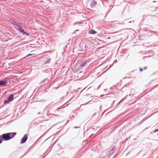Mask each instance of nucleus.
Here are the masks:
<instances>
[{"label":"nucleus","mask_w":158,"mask_h":158,"mask_svg":"<svg viewBox=\"0 0 158 158\" xmlns=\"http://www.w3.org/2000/svg\"><path fill=\"white\" fill-rule=\"evenodd\" d=\"M16 134L17 133L15 132L7 133L2 134L1 135V137L2 140H3L4 141H8L14 137Z\"/></svg>","instance_id":"1"},{"label":"nucleus","mask_w":158,"mask_h":158,"mask_svg":"<svg viewBox=\"0 0 158 158\" xmlns=\"http://www.w3.org/2000/svg\"><path fill=\"white\" fill-rule=\"evenodd\" d=\"M13 95L10 94L7 100H5L4 102V104H6L9 102H11L13 100Z\"/></svg>","instance_id":"2"},{"label":"nucleus","mask_w":158,"mask_h":158,"mask_svg":"<svg viewBox=\"0 0 158 158\" xmlns=\"http://www.w3.org/2000/svg\"><path fill=\"white\" fill-rule=\"evenodd\" d=\"M28 137L27 134H25L24 136L21 139L20 143L23 144L25 143Z\"/></svg>","instance_id":"3"},{"label":"nucleus","mask_w":158,"mask_h":158,"mask_svg":"<svg viewBox=\"0 0 158 158\" xmlns=\"http://www.w3.org/2000/svg\"><path fill=\"white\" fill-rule=\"evenodd\" d=\"M7 84V82L4 80L0 81V86L3 87L6 86Z\"/></svg>","instance_id":"4"},{"label":"nucleus","mask_w":158,"mask_h":158,"mask_svg":"<svg viewBox=\"0 0 158 158\" xmlns=\"http://www.w3.org/2000/svg\"><path fill=\"white\" fill-rule=\"evenodd\" d=\"M15 25L18 27L19 31L21 32H23L22 31H24L22 27L21 24L20 23H19L18 24H15Z\"/></svg>","instance_id":"5"},{"label":"nucleus","mask_w":158,"mask_h":158,"mask_svg":"<svg viewBox=\"0 0 158 158\" xmlns=\"http://www.w3.org/2000/svg\"><path fill=\"white\" fill-rule=\"evenodd\" d=\"M116 149L115 147H114L112 148L109 151V152L110 156L112 155L113 153L116 151Z\"/></svg>","instance_id":"6"},{"label":"nucleus","mask_w":158,"mask_h":158,"mask_svg":"<svg viewBox=\"0 0 158 158\" xmlns=\"http://www.w3.org/2000/svg\"><path fill=\"white\" fill-rule=\"evenodd\" d=\"M86 62L85 61L84 62H81L80 65L79 67L80 68H81L85 66L86 64Z\"/></svg>","instance_id":"7"},{"label":"nucleus","mask_w":158,"mask_h":158,"mask_svg":"<svg viewBox=\"0 0 158 158\" xmlns=\"http://www.w3.org/2000/svg\"><path fill=\"white\" fill-rule=\"evenodd\" d=\"M96 33L97 32L94 30H90L89 31V33L90 34H94Z\"/></svg>","instance_id":"8"},{"label":"nucleus","mask_w":158,"mask_h":158,"mask_svg":"<svg viewBox=\"0 0 158 158\" xmlns=\"http://www.w3.org/2000/svg\"><path fill=\"white\" fill-rule=\"evenodd\" d=\"M51 60V58H49L48 59L46 60L44 62V64H49L50 62V60Z\"/></svg>","instance_id":"9"},{"label":"nucleus","mask_w":158,"mask_h":158,"mask_svg":"<svg viewBox=\"0 0 158 158\" xmlns=\"http://www.w3.org/2000/svg\"><path fill=\"white\" fill-rule=\"evenodd\" d=\"M97 4L96 2H95L94 1L92 2L91 4V6L93 7H94L95 5Z\"/></svg>","instance_id":"10"},{"label":"nucleus","mask_w":158,"mask_h":158,"mask_svg":"<svg viewBox=\"0 0 158 158\" xmlns=\"http://www.w3.org/2000/svg\"><path fill=\"white\" fill-rule=\"evenodd\" d=\"M34 55V54H28V55H27V56H26L24 57L23 58V59H25V58H26L27 57H30V56H32V55Z\"/></svg>","instance_id":"11"},{"label":"nucleus","mask_w":158,"mask_h":158,"mask_svg":"<svg viewBox=\"0 0 158 158\" xmlns=\"http://www.w3.org/2000/svg\"><path fill=\"white\" fill-rule=\"evenodd\" d=\"M23 31V32L22 33H23V34H25L26 35H29V34L28 33L25 32L24 31Z\"/></svg>","instance_id":"12"},{"label":"nucleus","mask_w":158,"mask_h":158,"mask_svg":"<svg viewBox=\"0 0 158 158\" xmlns=\"http://www.w3.org/2000/svg\"><path fill=\"white\" fill-rule=\"evenodd\" d=\"M2 141L3 140L1 137V135H0V144H1Z\"/></svg>","instance_id":"13"},{"label":"nucleus","mask_w":158,"mask_h":158,"mask_svg":"<svg viewBox=\"0 0 158 158\" xmlns=\"http://www.w3.org/2000/svg\"><path fill=\"white\" fill-rule=\"evenodd\" d=\"M48 80L47 78H46V79H44V80L42 81H41V82H44V81H48Z\"/></svg>","instance_id":"14"},{"label":"nucleus","mask_w":158,"mask_h":158,"mask_svg":"<svg viewBox=\"0 0 158 158\" xmlns=\"http://www.w3.org/2000/svg\"><path fill=\"white\" fill-rule=\"evenodd\" d=\"M139 70H140V71L142 72V71H143V69H142V68H140Z\"/></svg>","instance_id":"15"},{"label":"nucleus","mask_w":158,"mask_h":158,"mask_svg":"<svg viewBox=\"0 0 158 158\" xmlns=\"http://www.w3.org/2000/svg\"><path fill=\"white\" fill-rule=\"evenodd\" d=\"M79 127H73V128H79Z\"/></svg>","instance_id":"16"},{"label":"nucleus","mask_w":158,"mask_h":158,"mask_svg":"<svg viewBox=\"0 0 158 158\" xmlns=\"http://www.w3.org/2000/svg\"><path fill=\"white\" fill-rule=\"evenodd\" d=\"M158 131V128L157 129H156V130H155L154 131V132H157Z\"/></svg>","instance_id":"17"},{"label":"nucleus","mask_w":158,"mask_h":158,"mask_svg":"<svg viewBox=\"0 0 158 158\" xmlns=\"http://www.w3.org/2000/svg\"><path fill=\"white\" fill-rule=\"evenodd\" d=\"M13 23H13V24H14V25H15V24H18L17 23H16V22H15V21H14V22H13Z\"/></svg>","instance_id":"18"},{"label":"nucleus","mask_w":158,"mask_h":158,"mask_svg":"<svg viewBox=\"0 0 158 158\" xmlns=\"http://www.w3.org/2000/svg\"><path fill=\"white\" fill-rule=\"evenodd\" d=\"M147 67H145L143 68V69L145 70L146 69H147Z\"/></svg>","instance_id":"19"},{"label":"nucleus","mask_w":158,"mask_h":158,"mask_svg":"<svg viewBox=\"0 0 158 158\" xmlns=\"http://www.w3.org/2000/svg\"><path fill=\"white\" fill-rule=\"evenodd\" d=\"M91 101H89V102H87L85 104H83V105H84L86 104H87L88 102H91Z\"/></svg>","instance_id":"20"},{"label":"nucleus","mask_w":158,"mask_h":158,"mask_svg":"<svg viewBox=\"0 0 158 158\" xmlns=\"http://www.w3.org/2000/svg\"><path fill=\"white\" fill-rule=\"evenodd\" d=\"M90 94H87L86 95V96H87L88 95H89Z\"/></svg>","instance_id":"21"},{"label":"nucleus","mask_w":158,"mask_h":158,"mask_svg":"<svg viewBox=\"0 0 158 158\" xmlns=\"http://www.w3.org/2000/svg\"><path fill=\"white\" fill-rule=\"evenodd\" d=\"M101 107H102V106L101 105L100 106V108L101 109Z\"/></svg>","instance_id":"22"},{"label":"nucleus","mask_w":158,"mask_h":158,"mask_svg":"<svg viewBox=\"0 0 158 158\" xmlns=\"http://www.w3.org/2000/svg\"><path fill=\"white\" fill-rule=\"evenodd\" d=\"M117 31H116V32H115L114 33H113L112 34L115 33H117Z\"/></svg>","instance_id":"23"},{"label":"nucleus","mask_w":158,"mask_h":158,"mask_svg":"<svg viewBox=\"0 0 158 158\" xmlns=\"http://www.w3.org/2000/svg\"><path fill=\"white\" fill-rule=\"evenodd\" d=\"M131 23V21L129 22V23Z\"/></svg>","instance_id":"24"},{"label":"nucleus","mask_w":158,"mask_h":158,"mask_svg":"<svg viewBox=\"0 0 158 158\" xmlns=\"http://www.w3.org/2000/svg\"><path fill=\"white\" fill-rule=\"evenodd\" d=\"M147 57V56H145V57H144L143 58H146V57Z\"/></svg>","instance_id":"25"},{"label":"nucleus","mask_w":158,"mask_h":158,"mask_svg":"<svg viewBox=\"0 0 158 158\" xmlns=\"http://www.w3.org/2000/svg\"><path fill=\"white\" fill-rule=\"evenodd\" d=\"M121 102V101L120 102H119V103L117 104V105H118V104H119V103L120 102Z\"/></svg>","instance_id":"26"},{"label":"nucleus","mask_w":158,"mask_h":158,"mask_svg":"<svg viewBox=\"0 0 158 158\" xmlns=\"http://www.w3.org/2000/svg\"><path fill=\"white\" fill-rule=\"evenodd\" d=\"M105 111V110L104 111V112H103L102 114H103V113H104V112Z\"/></svg>","instance_id":"27"},{"label":"nucleus","mask_w":158,"mask_h":158,"mask_svg":"<svg viewBox=\"0 0 158 158\" xmlns=\"http://www.w3.org/2000/svg\"><path fill=\"white\" fill-rule=\"evenodd\" d=\"M156 2V1H153V2Z\"/></svg>","instance_id":"28"},{"label":"nucleus","mask_w":158,"mask_h":158,"mask_svg":"<svg viewBox=\"0 0 158 158\" xmlns=\"http://www.w3.org/2000/svg\"><path fill=\"white\" fill-rule=\"evenodd\" d=\"M90 97H91V98H92V97H93V96H91Z\"/></svg>","instance_id":"29"},{"label":"nucleus","mask_w":158,"mask_h":158,"mask_svg":"<svg viewBox=\"0 0 158 158\" xmlns=\"http://www.w3.org/2000/svg\"><path fill=\"white\" fill-rule=\"evenodd\" d=\"M151 32H154L153 31H152Z\"/></svg>","instance_id":"30"},{"label":"nucleus","mask_w":158,"mask_h":158,"mask_svg":"<svg viewBox=\"0 0 158 158\" xmlns=\"http://www.w3.org/2000/svg\"><path fill=\"white\" fill-rule=\"evenodd\" d=\"M150 56H148V57H150Z\"/></svg>","instance_id":"31"},{"label":"nucleus","mask_w":158,"mask_h":158,"mask_svg":"<svg viewBox=\"0 0 158 158\" xmlns=\"http://www.w3.org/2000/svg\"><path fill=\"white\" fill-rule=\"evenodd\" d=\"M131 95V94L130 95L129 97H130Z\"/></svg>","instance_id":"32"},{"label":"nucleus","mask_w":158,"mask_h":158,"mask_svg":"<svg viewBox=\"0 0 158 158\" xmlns=\"http://www.w3.org/2000/svg\"><path fill=\"white\" fill-rule=\"evenodd\" d=\"M115 102V101H114V102H113V103Z\"/></svg>","instance_id":"33"}]
</instances>
